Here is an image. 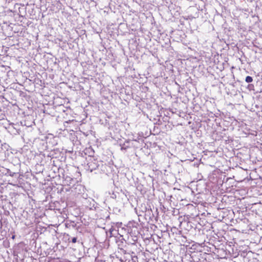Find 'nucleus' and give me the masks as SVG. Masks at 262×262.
<instances>
[{"mask_svg": "<svg viewBox=\"0 0 262 262\" xmlns=\"http://www.w3.org/2000/svg\"><path fill=\"white\" fill-rule=\"evenodd\" d=\"M119 237L116 235V244L117 246L118 254H116V258L120 262H125L127 259L128 253L126 252L125 248L126 247V242L123 236L127 234V228L122 223H116V231Z\"/></svg>", "mask_w": 262, "mask_h": 262, "instance_id": "f257e3e1", "label": "nucleus"}, {"mask_svg": "<svg viewBox=\"0 0 262 262\" xmlns=\"http://www.w3.org/2000/svg\"><path fill=\"white\" fill-rule=\"evenodd\" d=\"M114 161L113 159L111 158L109 161L106 160V162L105 163V165L103 168V171L105 172L106 174H107L108 176H110L113 178L114 175Z\"/></svg>", "mask_w": 262, "mask_h": 262, "instance_id": "f03ea898", "label": "nucleus"}, {"mask_svg": "<svg viewBox=\"0 0 262 262\" xmlns=\"http://www.w3.org/2000/svg\"><path fill=\"white\" fill-rule=\"evenodd\" d=\"M92 156V155H89V159L88 160V163L87 164V169L91 172L96 169L99 166L98 161Z\"/></svg>", "mask_w": 262, "mask_h": 262, "instance_id": "7ed1b4c3", "label": "nucleus"}, {"mask_svg": "<svg viewBox=\"0 0 262 262\" xmlns=\"http://www.w3.org/2000/svg\"><path fill=\"white\" fill-rule=\"evenodd\" d=\"M91 68L90 69V75L91 76H94L95 74V67H90Z\"/></svg>", "mask_w": 262, "mask_h": 262, "instance_id": "20e7f679", "label": "nucleus"}, {"mask_svg": "<svg viewBox=\"0 0 262 262\" xmlns=\"http://www.w3.org/2000/svg\"><path fill=\"white\" fill-rule=\"evenodd\" d=\"M245 81L247 83H250L253 81V78L252 77L248 76L246 77Z\"/></svg>", "mask_w": 262, "mask_h": 262, "instance_id": "39448f33", "label": "nucleus"}, {"mask_svg": "<svg viewBox=\"0 0 262 262\" xmlns=\"http://www.w3.org/2000/svg\"><path fill=\"white\" fill-rule=\"evenodd\" d=\"M7 173L11 177H13V176H14V175H15L16 174V173H15V172H12L10 169H7Z\"/></svg>", "mask_w": 262, "mask_h": 262, "instance_id": "423d86ee", "label": "nucleus"}, {"mask_svg": "<svg viewBox=\"0 0 262 262\" xmlns=\"http://www.w3.org/2000/svg\"><path fill=\"white\" fill-rule=\"evenodd\" d=\"M77 242V237H74L72 238V242L73 243H75Z\"/></svg>", "mask_w": 262, "mask_h": 262, "instance_id": "0eeeda50", "label": "nucleus"}, {"mask_svg": "<svg viewBox=\"0 0 262 262\" xmlns=\"http://www.w3.org/2000/svg\"><path fill=\"white\" fill-rule=\"evenodd\" d=\"M113 231V229H112V228L110 229V232H111V234H112V232Z\"/></svg>", "mask_w": 262, "mask_h": 262, "instance_id": "6e6552de", "label": "nucleus"}]
</instances>
